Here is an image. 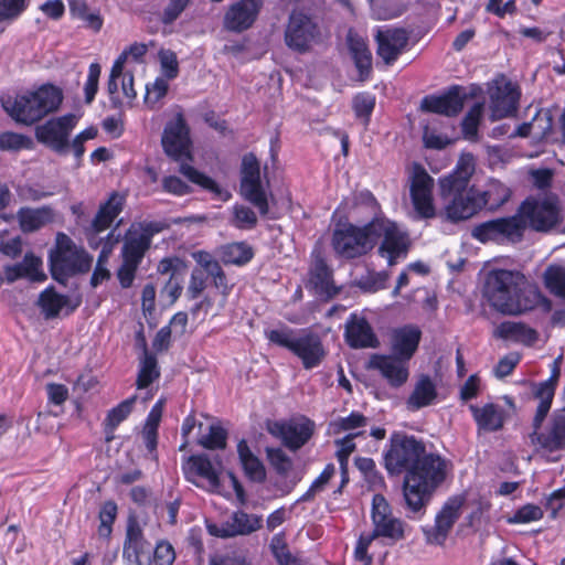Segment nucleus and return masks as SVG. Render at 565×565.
<instances>
[{
  "label": "nucleus",
  "mask_w": 565,
  "mask_h": 565,
  "mask_svg": "<svg viewBox=\"0 0 565 565\" xmlns=\"http://www.w3.org/2000/svg\"><path fill=\"white\" fill-rule=\"evenodd\" d=\"M388 473L404 478V498L413 512L420 511L431 493L446 479L447 462L439 455L427 452L424 443L414 436L394 434L384 456Z\"/></svg>",
  "instance_id": "f257e3e1"
},
{
  "label": "nucleus",
  "mask_w": 565,
  "mask_h": 565,
  "mask_svg": "<svg viewBox=\"0 0 565 565\" xmlns=\"http://www.w3.org/2000/svg\"><path fill=\"white\" fill-rule=\"evenodd\" d=\"M381 239L379 254L394 266L407 256L408 234L388 217L371 220L363 226L345 224L333 232L332 245L338 255L355 258L367 254Z\"/></svg>",
  "instance_id": "f03ea898"
},
{
  "label": "nucleus",
  "mask_w": 565,
  "mask_h": 565,
  "mask_svg": "<svg viewBox=\"0 0 565 565\" xmlns=\"http://www.w3.org/2000/svg\"><path fill=\"white\" fill-rule=\"evenodd\" d=\"M372 532L362 533L354 548V556L364 565H371L373 557L369 547L376 539H383L388 544H395L406 537L408 525L393 513V509L384 495H373L371 508Z\"/></svg>",
  "instance_id": "7ed1b4c3"
},
{
  "label": "nucleus",
  "mask_w": 565,
  "mask_h": 565,
  "mask_svg": "<svg viewBox=\"0 0 565 565\" xmlns=\"http://www.w3.org/2000/svg\"><path fill=\"white\" fill-rule=\"evenodd\" d=\"M499 193L495 203H503L509 198L508 189L500 182L490 183V189L479 191L476 188H465V190L451 189L447 193L440 188L443 207L436 212V216L444 221L458 223L476 215L491 200L492 192Z\"/></svg>",
  "instance_id": "20e7f679"
},
{
  "label": "nucleus",
  "mask_w": 565,
  "mask_h": 565,
  "mask_svg": "<svg viewBox=\"0 0 565 565\" xmlns=\"http://www.w3.org/2000/svg\"><path fill=\"white\" fill-rule=\"evenodd\" d=\"M62 102V89L52 84H44L2 99V106L17 122L32 125L57 110Z\"/></svg>",
  "instance_id": "39448f33"
},
{
  "label": "nucleus",
  "mask_w": 565,
  "mask_h": 565,
  "mask_svg": "<svg viewBox=\"0 0 565 565\" xmlns=\"http://www.w3.org/2000/svg\"><path fill=\"white\" fill-rule=\"evenodd\" d=\"M266 338L296 355L306 370L318 367L328 354L322 338L310 329L281 327L267 331Z\"/></svg>",
  "instance_id": "423d86ee"
},
{
  "label": "nucleus",
  "mask_w": 565,
  "mask_h": 565,
  "mask_svg": "<svg viewBox=\"0 0 565 565\" xmlns=\"http://www.w3.org/2000/svg\"><path fill=\"white\" fill-rule=\"evenodd\" d=\"M92 263V256L77 247L66 234L56 235L55 249L50 254L51 273L55 280L65 282L68 276L89 270Z\"/></svg>",
  "instance_id": "0eeeda50"
},
{
  "label": "nucleus",
  "mask_w": 565,
  "mask_h": 565,
  "mask_svg": "<svg viewBox=\"0 0 565 565\" xmlns=\"http://www.w3.org/2000/svg\"><path fill=\"white\" fill-rule=\"evenodd\" d=\"M525 284V276L519 270L491 269L484 279L483 297L495 310L508 313L518 290Z\"/></svg>",
  "instance_id": "6e6552de"
},
{
  "label": "nucleus",
  "mask_w": 565,
  "mask_h": 565,
  "mask_svg": "<svg viewBox=\"0 0 565 565\" xmlns=\"http://www.w3.org/2000/svg\"><path fill=\"white\" fill-rule=\"evenodd\" d=\"M513 217H519L522 225V235L526 226L535 231H548L559 220V210L554 196L529 198L518 210Z\"/></svg>",
  "instance_id": "1a4fd4ad"
},
{
  "label": "nucleus",
  "mask_w": 565,
  "mask_h": 565,
  "mask_svg": "<svg viewBox=\"0 0 565 565\" xmlns=\"http://www.w3.org/2000/svg\"><path fill=\"white\" fill-rule=\"evenodd\" d=\"M241 174L243 198L257 207L260 215L266 216L269 212L268 191L260 179L259 162L253 153L243 157Z\"/></svg>",
  "instance_id": "9d476101"
},
{
  "label": "nucleus",
  "mask_w": 565,
  "mask_h": 565,
  "mask_svg": "<svg viewBox=\"0 0 565 565\" xmlns=\"http://www.w3.org/2000/svg\"><path fill=\"white\" fill-rule=\"evenodd\" d=\"M185 479L209 492L222 493L223 468L221 462L212 461L206 455H194L182 466Z\"/></svg>",
  "instance_id": "9b49d317"
},
{
  "label": "nucleus",
  "mask_w": 565,
  "mask_h": 565,
  "mask_svg": "<svg viewBox=\"0 0 565 565\" xmlns=\"http://www.w3.org/2000/svg\"><path fill=\"white\" fill-rule=\"evenodd\" d=\"M81 119L79 114H66L49 119L35 129L38 141L64 154L70 148V136Z\"/></svg>",
  "instance_id": "f8f14e48"
},
{
  "label": "nucleus",
  "mask_w": 565,
  "mask_h": 565,
  "mask_svg": "<svg viewBox=\"0 0 565 565\" xmlns=\"http://www.w3.org/2000/svg\"><path fill=\"white\" fill-rule=\"evenodd\" d=\"M471 236L480 243L509 244L522 239V225L519 217H501L476 225Z\"/></svg>",
  "instance_id": "ddd939ff"
},
{
  "label": "nucleus",
  "mask_w": 565,
  "mask_h": 565,
  "mask_svg": "<svg viewBox=\"0 0 565 565\" xmlns=\"http://www.w3.org/2000/svg\"><path fill=\"white\" fill-rule=\"evenodd\" d=\"M161 143L168 157L178 161L190 158V129L181 113H177L175 116L166 124Z\"/></svg>",
  "instance_id": "4468645a"
},
{
  "label": "nucleus",
  "mask_w": 565,
  "mask_h": 565,
  "mask_svg": "<svg viewBox=\"0 0 565 565\" xmlns=\"http://www.w3.org/2000/svg\"><path fill=\"white\" fill-rule=\"evenodd\" d=\"M434 179L418 163H414L409 174L411 198L415 211L424 218L436 216L433 203Z\"/></svg>",
  "instance_id": "2eb2a0df"
},
{
  "label": "nucleus",
  "mask_w": 565,
  "mask_h": 565,
  "mask_svg": "<svg viewBox=\"0 0 565 565\" xmlns=\"http://www.w3.org/2000/svg\"><path fill=\"white\" fill-rule=\"evenodd\" d=\"M267 430L282 440L291 450L302 447L312 436L315 423L307 417L294 418L288 422L274 420L267 423Z\"/></svg>",
  "instance_id": "dca6fc26"
},
{
  "label": "nucleus",
  "mask_w": 565,
  "mask_h": 565,
  "mask_svg": "<svg viewBox=\"0 0 565 565\" xmlns=\"http://www.w3.org/2000/svg\"><path fill=\"white\" fill-rule=\"evenodd\" d=\"M490 117L492 121L512 116L518 109L520 90L515 84L504 78L489 87Z\"/></svg>",
  "instance_id": "f3484780"
},
{
  "label": "nucleus",
  "mask_w": 565,
  "mask_h": 565,
  "mask_svg": "<svg viewBox=\"0 0 565 565\" xmlns=\"http://www.w3.org/2000/svg\"><path fill=\"white\" fill-rule=\"evenodd\" d=\"M125 204V196L118 192L110 194L108 200L99 206V210L87 230V241L93 249L102 248L107 235L99 237L98 234L106 231L115 218L120 214Z\"/></svg>",
  "instance_id": "a211bd4d"
},
{
  "label": "nucleus",
  "mask_w": 565,
  "mask_h": 565,
  "mask_svg": "<svg viewBox=\"0 0 565 565\" xmlns=\"http://www.w3.org/2000/svg\"><path fill=\"white\" fill-rule=\"evenodd\" d=\"M317 36V26L312 20L302 12H292L285 31L287 46L296 52L308 51Z\"/></svg>",
  "instance_id": "6ab92c4d"
},
{
  "label": "nucleus",
  "mask_w": 565,
  "mask_h": 565,
  "mask_svg": "<svg viewBox=\"0 0 565 565\" xmlns=\"http://www.w3.org/2000/svg\"><path fill=\"white\" fill-rule=\"evenodd\" d=\"M335 213L341 214L342 217L353 218L356 221L371 217H386L375 196L367 190L354 192L343 199Z\"/></svg>",
  "instance_id": "aec40b11"
},
{
  "label": "nucleus",
  "mask_w": 565,
  "mask_h": 565,
  "mask_svg": "<svg viewBox=\"0 0 565 565\" xmlns=\"http://www.w3.org/2000/svg\"><path fill=\"white\" fill-rule=\"evenodd\" d=\"M463 503L465 497L462 495H455L447 500L436 515L435 525L425 531L428 543L441 545L446 541L455 522L461 514Z\"/></svg>",
  "instance_id": "412c9836"
},
{
  "label": "nucleus",
  "mask_w": 565,
  "mask_h": 565,
  "mask_svg": "<svg viewBox=\"0 0 565 565\" xmlns=\"http://www.w3.org/2000/svg\"><path fill=\"white\" fill-rule=\"evenodd\" d=\"M159 231L160 226L156 223L131 224L125 236L122 258L141 263L146 250L151 244L152 236Z\"/></svg>",
  "instance_id": "4be33fe9"
},
{
  "label": "nucleus",
  "mask_w": 565,
  "mask_h": 565,
  "mask_svg": "<svg viewBox=\"0 0 565 565\" xmlns=\"http://www.w3.org/2000/svg\"><path fill=\"white\" fill-rule=\"evenodd\" d=\"M377 55L386 65H392L406 50L409 34L405 29L382 26L375 35Z\"/></svg>",
  "instance_id": "5701e85b"
},
{
  "label": "nucleus",
  "mask_w": 565,
  "mask_h": 565,
  "mask_svg": "<svg viewBox=\"0 0 565 565\" xmlns=\"http://www.w3.org/2000/svg\"><path fill=\"white\" fill-rule=\"evenodd\" d=\"M369 367L376 370L392 387L403 386L409 377V361L394 354H373Z\"/></svg>",
  "instance_id": "b1692460"
},
{
  "label": "nucleus",
  "mask_w": 565,
  "mask_h": 565,
  "mask_svg": "<svg viewBox=\"0 0 565 565\" xmlns=\"http://www.w3.org/2000/svg\"><path fill=\"white\" fill-rule=\"evenodd\" d=\"M552 300L536 285L530 284L525 278V284L522 285L512 299L507 315L515 316L536 309L547 313L552 310Z\"/></svg>",
  "instance_id": "393cba45"
},
{
  "label": "nucleus",
  "mask_w": 565,
  "mask_h": 565,
  "mask_svg": "<svg viewBox=\"0 0 565 565\" xmlns=\"http://www.w3.org/2000/svg\"><path fill=\"white\" fill-rule=\"evenodd\" d=\"M422 334L420 328L413 323L394 328L390 333L391 353L411 361L418 350Z\"/></svg>",
  "instance_id": "a878e982"
},
{
  "label": "nucleus",
  "mask_w": 565,
  "mask_h": 565,
  "mask_svg": "<svg viewBox=\"0 0 565 565\" xmlns=\"http://www.w3.org/2000/svg\"><path fill=\"white\" fill-rule=\"evenodd\" d=\"M263 0H239L232 4L224 17V26L227 30L241 32L254 23Z\"/></svg>",
  "instance_id": "bb28decb"
},
{
  "label": "nucleus",
  "mask_w": 565,
  "mask_h": 565,
  "mask_svg": "<svg viewBox=\"0 0 565 565\" xmlns=\"http://www.w3.org/2000/svg\"><path fill=\"white\" fill-rule=\"evenodd\" d=\"M465 98V89L460 86H452L444 95L425 97L422 107L427 111L451 117L462 110Z\"/></svg>",
  "instance_id": "cd10ccee"
},
{
  "label": "nucleus",
  "mask_w": 565,
  "mask_h": 565,
  "mask_svg": "<svg viewBox=\"0 0 565 565\" xmlns=\"http://www.w3.org/2000/svg\"><path fill=\"white\" fill-rule=\"evenodd\" d=\"M347 343L354 349L377 348L379 339L367 320L358 313H351L344 332Z\"/></svg>",
  "instance_id": "c85d7f7f"
},
{
  "label": "nucleus",
  "mask_w": 565,
  "mask_h": 565,
  "mask_svg": "<svg viewBox=\"0 0 565 565\" xmlns=\"http://www.w3.org/2000/svg\"><path fill=\"white\" fill-rule=\"evenodd\" d=\"M262 521L258 515L238 511L232 515L231 521L226 524L222 526L207 524V530L210 534L221 537L244 535L258 530L262 526Z\"/></svg>",
  "instance_id": "c756f323"
},
{
  "label": "nucleus",
  "mask_w": 565,
  "mask_h": 565,
  "mask_svg": "<svg viewBox=\"0 0 565 565\" xmlns=\"http://www.w3.org/2000/svg\"><path fill=\"white\" fill-rule=\"evenodd\" d=\"M145 553H149V544L143 539L142 529L137 519L130 516L127 522L122 557L136 565H143L141 556Z\"/></svg>",
  "instance_id": "7c9ffc66"
},
{
  "label": "nucleus",
  "mask_w": 565,
  "mask_h": 565,
  "mask_svg": "<svg viewBox=\"0 0 565 565\" xmlns=\"http://www.w3.org/2000/svg\"><path fill=\"white\" fill-rule=\"evenodd\" d=\"M532 441L548 451L563 449L565 447V409L555 412L546 433L534 431Z\"/></svg>",
  "instance_id": "2f4dec72"
},
{
  "label": "nucleus",
  "mask_w": 565,
  "mask_h": 565,
  "mask_svg": "<svg viewBox=\"0 0 565 565\" xmlns=\"http://www.w3.org/2000/svg\"><path fill=\"white\" fill-rule=\"evenodd\" d=\"M472 417L480 430L497 431L503 427L507 413L505 409L494 403L484 405H469Z\"/></svg>",
  "instance_id": "473e14b6"
},
{
  "label": "nucleus",
  "mask_w": 565,
  "mask_h": 565,
  "mask_svg": "<svg viewBox=\"0 0 565 565\" xmlns=\"http://www.w3.org/2000/svg\"><path fill=\"white\" fill-rule=\"evenodd\" d=\"M79 303V299L73 300L65 295L57 294L52 287L43 290L39 298V306L47 319L58 316L64 309L66 313H71Z\"/></svg>",
  "instance_id": "72a5a7b5"
},
{
  "label": "nucleus",
  "mask_w": 565,
  "mask_h": 565,
  "mask_svg": "<svg viewBox=\"0 0 565 565\" xmlns=\"http://www.w3.org/2000/svg\"><path fill=\"white\" fill-rule=\"evenodd\" d=\"M308 287L319 297L330 299L338 294L331 270L323 259H317L310 269Z\"/></svg>",
  "instance_id": "f704fd0d"
},
{
  "label": "nucleus",
  "mask_w": 565,
  "mask_h": 565,
  "mask_svg": "<svg viewBox=\"0 0 565 565\" xmlns=\"http://www.w3.org/2000/svg\"><path fill=\"white\" fill-rule=\"evenodd\" d=\"M475 171V159L470 153L462 154L456 169L452 173L439 179V188H443L444 192H448L451 189L465 190L468 186L470 177Z\"/></svg>",
  "instance_id": "c9c22d12"
},
{
  "label": "nucleus",
  "mask_w": 565,
  "mask_h": 565,
  "mask_svg": "<svg viewBox=\"0 0 565 565\" xmlns=\"http://www.w3.org/2000/svg\"><path fill=\"white\" fill-rule=\"evenodd\" d=\"M348 46L362 81L366 79L372 70V54L365 39L350 30L347 38Z\"/></svg>",
  "instance_id": "e433bc0d"
},
{
  "label": "nucleus",
  "mask_w": 565,
  "mask_h": 565,
  "mask_svg": "<svg viewBox=\"0 0 565 565\" xmlns=\"http://www.w3.org/2000/svg\"><path fill=\"white\" fill-rule=\"evenodd\" d=\"M192 258L198 264V267L194 269H203L205 274H209L215 288L226 297L230 294L231 287L227 284L226 276L218 262L205 250L192 253Z\"/></svg>",
  "instance_id": "4c0bfd02"
},
{
  "label": "nucleus",
  "mask_w": 565,
  "mask_h": 565,
  "mask_svg": "<svg viewBox=\"0 0 565 565\" xmlns=\"http://www.w3.org/2000/svg\"><path fill=\"white\" fill-rule=\"evenodd\" d=\"M17 218L22 232H35L50 224L54 220V211L45 205L41 207H21L17 213Z\"/></svg>",
  "instance_id": "58836bf2"
},
{
  "label": "nucleus",
  "mask_w": 565,
  "mask_h": 565,
  "mask_svg": "<svg viewBox=\"0 0 565 565\" xmlns=\"http://www.w3.org/2000/svg\"><path fill=\"white\" fill-rule=\"evenodd\" d=\"M436 397L437 390L434 381L428 375H422L417 379L406 405L409 411H418L431 405Z\"/></svg>",
  "instance_id": "ea45409f"
},
{
  "label": "nucleus",
  "mask_w": 565,
  "mask_h": 565,
  "mask_svg": "<svg viewBox=\"0 0 565 565\" xmlns=\"http://www.w3.org/2000/svg\"><path fill=\"white\" fill-rule=\"evenodd\" d=\"M147 53V45L142 43H135L130 45L127 50H125L114 62L108 83H107V90L108 94L111 95L114 100L118 99L117 93V79L122 75V70L125 68V64L129 56H131L134 60L138 61L140 60L145 54Z\"/></svg>",
  "instance_id": "a19ab883"
},
{
  "label": "nucleus",
  "mask_w": 565,
  "mask_h": 565,
  "mask_svg": "<svg viewBox=\"0 0 565 565\" xmlns=\"http://www.w3.org/2000/svg\"><path fill=\"white\" fill-rule=\"evenodd\" d=\"M494 335L503 340L524 344H532L537 339L535 330L518 322H502L495 328Z\"/></svg>",
  "instance_id": "79ce46f5"
},
{
  "label": "nucleus",
  "mask_w": 565,
  "mask_h": 565,
  "mask_svg": "<svg viewBox=\"0 0 565 565\" xmlns=\"http://www.w3.org/2000/svg\"><path fill=\"white\" fill-rule=\"evenodd\" d=\"M555 391L556 388L552 386V384L545 383L544 381L532 384V393L535 399L539 401L536 414L533 420L535 430H537L541 427L544 418L550 412L555 395Z\"/></svg>",
  "instance_id": "37998d69"
},
{
  "label": "nucleus",
  "mask_w": 565,
  "mask_h": 565,
  "mask_svg": "<svg viewBox=\"0 0 565 565\" xmlns=\"http://www.w3.org/2000/svg\"><path fill=\"white\" fill-rule=\"evenodd\" d=\"M180 172L192 183L198 184L199 186L203 188L204 190L210 191L213 193L216 198L221 199L222 201H227L231 198V193L220 186L212 178L207 177L206 174L200 172L194 167L182 163L180 166Z\"/></svg>",
  "instance_id": "c03bdc74"
},
{
  "label": "nucleus",
  "mask_w": 565,
  "mask_h": 565,
  "mask_svg": "<svg viewBox=\"0 0 565 565\" xmlns=\"http://www.w3.org/2000/svg\"><path fill=\"white\" fill-rule=\"evenodd\" d=\"M119 234L115 235V231H110L107 234V238L104 243L103 249L99 253L96 267L90 278V285L93 287H97L103 281L109 279L110 273L107 268V262L109 256L111 255L116 244L119 242Z\"/></svg>",
  "instance_id": "a18cd8bd"
},
{
  "label": "nucleus",
  "mask_w": 565,
  "mask_h": 565,
  "mask_svg": "<svg viewBox=\"0 0 565 565\" xmlns=\"http://www.w3.org/2000/svg\"><path fill=\"white\" fill-rule=\"evenodd\" d=\"M237 454L245 475L254 481H263L266 476L265 467L245 440L238 443Z\"/></svg>",
  "instance_id": "49530a36"
},
{
  "label": "nucleus",
  "mask_w": 565,
  "mask_h": 565,
  "mask_svg": "<svg viewBox=\"0 0 565 565\" xmlns=\"http://www.w3.org/2000/svg\"><path fill=\"white\" fill-rule=\"evenodd\" d=\"M546 290L561 299H565V264H551L542 276Z\"/></svg>",
  "instance_id": "de8ad7c7"
},
{
  "label": "nucleus",
  "mask_w": 565,
  "mask_h": 565,
  "mask_svg": "<svg viewBox=\"0 0 565 565\" xmlns=\"http://www.w3.org/2000/svg\"><path fill=\"white\" fill-rule=\"evenodd\" d=\"M372 15L376 20H390L399 17L406 8V0H367Z\"/></svg>",
  "instance_id": "09e8293b"
},
{
  "label": "nucleus",
  "mask_w": 565,
  "mask_h": 565,
  "mask_svg": "<svg viewBox=\"0 0 565 565\" xmlns=\"http://www.w3.org/2000/svg\"><path fill=\"white\" fill-rule=\"evenodd\" d=\"M367 419L360 413L352 412L347 417H340L329 423L327 434L330 436L339 435L345 431H353L358 428L365 427Z\"/></svg>",
  "instance_id": "8fccbe9b"
},
{
  "label": "nucleus",
  "mask_w": 565,
  "mask_h": 565,
  "mask_svg": "<svg viewBox=\"0 0 565 565\" xmlns=\"http://www.w3.org/2000/svg\"><path fill=\"white\" fill-rule=\"evenodd\" d=\"M252 258V247L245 243H233L222 248V259L226 264L244 265Z\"/></svg>",
  "instance_id": "3c124183"
},
{
  "label": "nucleus",
  "mask_w": 565,
  "mask_h": 565,
  "mask_svg": "<svg viewBox=\"0 0 565 565\" xmlns=\"http://www.w3.org/2000/svg\"><path fill=\"white\" fill-rule=\"evenodd\" d=\"M117 87H118V99L114 100L113 97H110L111 102L116 106H131L134 100L137 97V93L134 88V76L130 72H125V68L122 70V75L117 79ZM109 96H111L109 94Z\"/></svg>",
  "instance_id": "603ef678"
},
{
  "label": "nucleus",
  "mask_w": 565,
  "mask_h": 565,
  "mask_svg": "<svg viewBox=\"0 0 565 565\" xmlns=\"http://www.w3.org/2000/svg\"><path fill=\"white\" fill-rule=\"evenodd\" d=\"M159 375L160 372L157 365V359L146 352L143 359L140 362L137 387L140 390L148 387L154 380L159 377Z\"/></svg>",
  "instance_id": "864d4df0"
},
{
  "label": "nucleus",
  "mask_w": 565,
  "mask_h": 565,
  "mask_svg": "<svg viewBox=\"0 0 565 565\" xmlns=\"http://www.w3.org/2000/svg\"><path fill=\"white\" fill-rule=\"evenodd\" d=\"M483 114V104L476 103L465 116L461 127L462 134L468 140H476L478 136V128Z\"/></svg>",
  "instance_id": "5fc2aeb1"
},
{
  "label": "nucleus",
  "mask_w": 565,
  "mask_h": 565,
  "mask_svg": "<svg viewBox=\"0 0 565 565\" xmlns=\"http://www.w3.org/2000/svg\"><path fill=\"white\" fill-rule=\"evenodd\" d=\"M32 146V139L24 135L12 131L0 134V150L19 151L22 149H31Z\"/></svg>",
  "instance_id": "6e6d98bb"
},
{
  "label": "nucleus",
  "mask_w": 565,
  "mask_h": 565,
  "mask_svg": "<svg viewBox=\"0 0 565 565\" xmlns=\"http://www.w3.org/2000/svg\"><path fill=\"white\" fill-rule=\"evenodd\" d=\"M24 278L32 281H43L46 276L42 270V260L33 254H25L23 260L19 263Z\"/></svg>",
  "instance_id": "4d7b16f0"
},
{
  "label": "nucleus",
  "mask_w": 565,
  "mask_h": 565,
  "mask_svg": "<svg viewBox=\"0 0 565 565\" xmlns=\"http://www.w3.org/2000/svg\"><path fill=\"white\" fill-rule=\"evenodd\" d=\"M161 75L160 77L169 81L174 79L179 75V62L177 54L171 50H160L158 53Z\"/></svg>",
  "instance_id": "13d9d810"
},
{
  "label": "nucleus",
  "mask_w": 565,
  "mask_h": 565,
  "mask_svg": "<svg viewBox=\"0 0 565 565\" xmlns=\"http://www.w3.org/2000/svg\"><path fill=\"white\" fill-rule=\"evenodd\" d=\"M232 224L239 230H252L257 224V215L248 206L234 205Z\"/></svg>",
  "instance_id": "bf43d9fd"
},
{
  "label": "nucleus",
  "mask_w": 565,
  "mask_h": 565,
  "mask_svg": "<svg viewBox=\"0 0 565 565\" xmlns=\"http://www.w3.org/2000/svg\"><path fill=\"white\" fill-rule=\"evenodd\" d=\"M199 444L207 449H222L226 445V431L220 424H212L209 433L199 439Z\"/></svg>",
  "instance_id": "052dcab7"
},
{
  "label": "nucleus",
  "mask_w": 565,
  "mask_h": 565,
  "mask_svg": "<svg viewBox=\"0 0 565 565\" xmlns=\"http://www.w3.org/2000/svg\"><path fill=\"white\" fill-rule=\"evenodd\" d=\"M544 512L541 507L532 503H527L519 508L512 516L509 518L511 524H525L534 521H539L543 518Z\"/></svg>",
  "instance_id": "680f3d73"
},
{
  "label": "nucleus",
  "mask_w": 565,
  "mask_h": 565,
  "mask_svg": "<svg viewBox=\"0 0 565 565\" xmlns=\"http://www.w3.org/2000/svg\"><path fill=\"white\" fill-rule=\"evenodd\" d=\"M169 79L157 77L152 84L146 86L145 103L153 108L168 93Z\"/></svg>",
  "instance_id": "e2e57ef3"
},
{
  "label": "nucleus",
  "mask_w": 565,
  "mask_h": 565,
  "mask_svg": "<svg viewBox=\"0 0 565 565\" xmlns=\"http://www.w3.org/2000/svg\"><path fill=\"white\" fill-rule=\"evenodd\" d=\"M117 516V504L114 501H107L103 504L99 512L100 525L98 534L103 537H109L111 534V526Z\"/></svg>",
  "instance_id": "0e129e2a"
},
{
  "label": "nucleus",
  "mask_w": 565,
  "mask_h": 565,
  "mask_svg": "<svg viewBox=\"0 0 565 565\" xmlns=\"http://www.w3.org/2000/svg\"><path fill=\"white\" fill-rule=\"evenodd\" d=\"M136 396L125 399L116 407L108 412L106 422L110 428H116L122 420H125L134 408Z\"/></svg>",
  "instance_id": "69168bd1"
},
{
  "label": "nucleus",
  "mask_w": 565,
  "mask_h": 565,
  "mask_svg": "<svg viewBox=\"0 0 565 565\" xmlns=\"http://www.w3.org/2000/svg\"><path fill=\"white\" fill-rule=\"evenodd\" d=\"M390 274L387 271H373L369 273L365 277H362L359 280V286L364 291L375 292L377 290L384 289Z\"/></svg>",
  "instance_id": "338daca9"
},
{
  "label": "nucleus",
  "mask_w": 565,
  "mask_h": 565,
  "mask_svg": "<svg viewBox=\"0 0 565 565\" xmlns=\"http://www.w3.org/2000/svg\"><path fill=\"white\" fill-rule=\"evenodd\" d=\"M102 67L98 63H92L88 67L87 78L84 84L85 103L92 104L98 92V83Z\"/></svg>",
  "instance_id": "774afa93"
}]
</instances>
